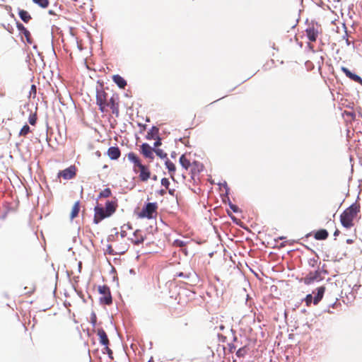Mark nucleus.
<instances>
[{"mask_svg": "<svg viewBox=\"0 0 362 362\" xmlns=\"http://www.w3.org/2000/svg\"><path fill=\"white\" fill-rule=\"evenodd\" d=\"M360 207L358 204H354L347 208L341 215L340 221L342 226L349 228L353 226V221L359 212Z\"/></svg>", "mask_w": 362, "mask_h": 362, "instance_id": "nucleus-1", "label": "nucleus"}, {"mask_svg": "<svg viewBox=\"0 0 362 362\" xmlns=\"http://www.w3.org/2000/svg\"><path fill=\"white\" fill-rule=\"evenodd\" d=\"M180 163L181 165L186 170L190 166L189 160L185 157V155H182L180 158Z\"/></svg>", "mask_w": 362, "mask_h": 362, "instance_id": "nucleus-20", "label": "nucleus"}, {"mask_svg": "<svg viewBox=\"0 0 362 362\" xmlns=\"http://www.w3.org/2000/svg\"><path fill=\"white\" fill-rule=\"evenodd\" d=\"M339 230H335V232H334V236H337V235H339Z\"/></svg>", "mask_w": 362, "mask_h": 362, "instance_id": "nucleus-38", "label": "nucleus"}, {"mask_svg": "<svg viewBox=\"0 0 362 362\" xmlns=\"http://www.w3.org/2000/svg\"><path fill=\"white\" fill-rule=\"evenodd\" d=\"M108 104H109V105H111V108H113V107L115 105V102H114V98H110V103Z\"/></svg>", "mask_w": 362, "mask_h": 362, "instance_id": "nucleus-36", "label": "nucleus"}, {"mask_svg": "<svg viewBox=\"0 0 362 362\" xmlns=\"http://www.w3.org/2000/svg\"><path fill=\"white\" fill-rule=\"evenodd\" d=\"M21 25H22V24H18V29H19V30H23V28H22V26H21Z\"/></svg>", "mask_w": 362, "mask_h": 362, "instance_id": "nucleus-39", "label": "nucleus"}, {"mask_svg": "<svg viewBox=\"0 0 362 362\" xmlns=\"http://www.w3.org/2000/svg\"><path fill=\"white\" fill-rule=\"evenodd\" d=\"M106 217H108V216H106L105 211L103 207H100V206L95 207L94 222L95 223H98L100 221H102L103 219H104Z\"/></svg>", "mask_w": 362, "mask_h": 362, "instance_id": "nucleus-5", "label": "nucleus"}, {"mask_svg": "<svg viewBox=\"0 0 362 362\" xmlns=\"http://www.w3.org/2000/svg\"><path fill=\"white\" fill-rule=\"evenodd\" d=\"M106 213V216H110L116 210V204L112 202H107L105 204V209H104Z\"/></svg>", "mask_w": 362, "mask_h": 362, "instance_id": "nucleus-11", "label": "nucleus"}, {"mask_svg": "<svg viewBox=\"0 0 362 362\" xmlns=\"http://www.w3.org/2000/svg\"><path fill=\"white\" fill-rule=\"evenodd\" d=\"M351 242H352V241H351V240H347V243H351Z\"/></svg>", "mask_w": 362, "mask_h": 362, "instance_id": "nucleus-40", "label": "nucleus"}, {"mask_svg": "<svg viewBox=\"0 0 362 362\" xmlns=\"http://www.w3.org/2000/svg\"><path fill=\"white\" fill-rule=\"evenodd\" d=\"M341 69L347 77L362 85V78L359 76L351 73L347 68L344 66H342Z\"/></svg>", "mask_w": 362, "mask_h": 362, "instance_id": "nucleus-8", "label": "nucleus"}, {"mask_svg": "<svg viewBox=\"0 0 362 362\" xmlns=\"http://www.w3.org/2000/svg\"><path fill=\"white\" fill-rule=\"evenodd\" d=\"M156 205L155 203H148L143 209L141 216L148 218H151L153 214L156 212Z\"/></svg>", "mask_w": 362, "mask_h": 362, "instance_id": "nucleus-3", "label": "nucleus"}, {"mask_svg": "<svg viewBox=\"0 0 362 362\" xmlns=\"http://www.w3.org/2000/svg\"><path fill=\"white\" fill-rule=\"evenodd\" d=\"M144 241V238L142 237L141 238H136L135 240H132V242L135 244V245H139L140 243H141L142 242Z\"/></svg>", "mask_w": 362, "mask_h": 362, "instance_id": "nucleus-32", "label": "nucleus"}, {"mask_svg": "<svg viewBox=\"0 0 362 362\" xmlns=\"http://www.w3.org/2000/svg\"><path fill=\"white\" fill-rule=\"evenodd\" d=\"M29 122L30 124L34 125L36 122V119L35 118V117H30L29 118Z\"/></svg>", "mask_w": 362, "mask_h": 362, "instance_id": "nucleus-34", "label": "nucleus"}, {"mask_svg": "<svg viewBox=\"0 0 362 362\" xmlns=\"http://www.w3.org/2000/svg\"><path fill=\"white\" fill-rule=\"evenodd\" d=\"M30 132V127L28 124L24 125L20 132L21 136H26Z\"/></svg>", "mask_w": 362, "mask_h": 362, "instance_id": "nucleus-27", "label": "nucleus"}, {"mask_svg": "<svg viewBox=\"0 0 362 362\" xmlns=\"http://www.w3.org/2000/svg\"><path fill=\"white\" fill-rule=\"evenodd\" d=\"M174 245H175L176 246H178V247H182L184 245V243L182 240H175L174 241Z\"/></svg>", "mask_w": 362, "mask_h": 362, "instance_id": "nucleus-33", "label": "nucleus"}, {"mask_svg": "<svg viewBox=\"0 0 362 362\" xmlns=\"http://www.w3.org/2000/svg\"><path fill=\"white\" fill-rule=\"evenodd\" d=\"M75 175L76 168L74 166H70L69 168L58 173V177H62L65 180H70L73 178Z\"/></svg>", "mask_w": 362, "mask_h": 362, "instance_id": "nucleus-4", "label": "nucleus"}, {"mask_svg": "<svg viewBox=\"0 0 362 362\" xmlns=\"http://www.w3.org/2000/svg\"><path fill=\"white\" fill-rule=\"evenodd\" d=\"M79 209H80L79 202H76L74 204L72 209H71V214H70V218L71 220L78 216Z\"/></svg>", "mask_w": 362, "mask_h": 362, "instance_id": "nucleus-17", "label": "nucleus"}, {"mask_svg": "<svg viewBox=\"0 0 362 362\" xmlns=\"http://www.w3.org/2000/svg\"><path fill=\"white\" fill-rule=\"evenodd\" d=\"M325 291V288L324 286H320L317 288V293L316 296L313 298V303L317 305L322 298L323 295Z\"/></svg>", "mask_w": 362, "mask_h": 362, "instance_id": "nucleus-13", "label": "nucleus"}, {"mask_svg": "<svg viewBox=\"0 0 362 362\" xmlns=\"http://www.w3.org/2000/svg\"><path fill=\"white\" fill-rule=\"evenodd\" d=\"M313 301V296L311 294H308L305 297V303L307 305H309Z\"/></svg>", "mask_w": 362, "mask_h": 362, "instance_id": "nucleus-31", "label": "nucleus"}, {"mask_svg": "<svg viewBox=\"0 0 362 362\" xmlns=\"http://www.w3.org/2000/svg\"><path fill=\"white\" fill-rule=\"evenodd\" d=\"M107 156L112 160H116L120 156V151L118 147L112 146L107 150Z\"/></svg>", "mask_w": 362, "mask_h": 362, "instance_id": "nucleus-10", "label": "nucleus"}, {"mask_svg": "<svg viewBox=\"0 0 362 362\" xmlns=\"http://www.w3.org/2000/svg\"><path fill=\"white\" fill-rule=\"evenodd\" d=\"M110 189L109 188H106L100 193L99 197H108L110 196Z\"/></svg>", "mask_w": 362, "mask_h": 362, "instance_id": "nucleus-28", "label": "nucleus"}, {"mask_svg": "<svg viewBox=\"0 0 362 362\" xmlns=\"http://www.w3.org/2000/svg\"><path fill=\"white\" fill-rule=\"evenodd\" d=\"M100 301L104 303L106 305H109L112 303V298L110 296V293L108 294L104 295L103 298H100Z\"/></svg>", "mask_w": 362, "mask_h": 362, "instance_id": "nucleus-25", "label": "nucleus"}, {"mask_svg": "<svg viewBox=\"0 0 362 362\" xmlns=\"http://www.w3.org/2000/svg\"><path fill=\"white\" fill-rule=\"evenodd\" d=\"M96 103L103 112L105 111V107L109 106V104L107 103V93L104 90H97Z\"/></svg>", "mask_w": 362, "mask_h": 362, "instance_id": "nucleus-2", "label": "nucleus"}, {"mask_svg": "<svg viewBox=\"0 0 362 362\" xmlns=\"http://www.w3.org/2000/svg\"><path fill=\"white\" fill-rule=\"evenodd\" d=\"M18 14L21 20L25 23H28L31 18L30 15L25 10H20Z\"/></svg>", "mask_w": 362, "mask_h": 362, "instance_id": "nucleus-19", "label": "nucleus"}, {"mask_svg": "<svg viewBox=\"0 0 362 362\" xmlns=\"http://www.w3.org/2000/svg\"><path fill=\"white\" fill-rule=\"evenodd\" d=\"M33 2L42 8H47L49 5V1L48 0H33Z\"/></svg>", "mask_w": 362, "mask_h": 362, "instance_id": "nucleus-24", "label": "nucleus"}, {"mask_svg": "<svg viewBox=\"0 0 362 362\" xmlns=\"http://www.w3.org/2000/svg\"><path fill=\"white\" fill-rule=\"evenodd\" d=\"M98 335L99 337L100 343L106 346V349L108 351H111L108 348L107 345L109 344V340L105 332L103 329H99L98 330Z\"/></svg>", "mask_w": 362, "mask_h": 362, "instance_id": "nucleus-7", "label": "nucleus"}, {"mask_svg": "<svg viewBox=\"0 0 362 362\" xmlns=\"http://www.w3.org/2000/svg\"><path fill=\"white\" fill-rule=\"evenodd\" d=\"M98 291L100 293L104 295L108 294L110 293L109 288L106 286H100L98 287Z\"/></svg>", "mask_w": 362, "mask_h": 362, "instance_id": "nucleus-26", "label": "nucleus"}, {"mask_svg": "<svg viewBox=\"0 0 362 362\" xmlns=\"http://www.w3.org/2000/svg\"><path fill=\"white\" fill-rule=\"evenodd\" d=\"M136 233H137V231H136V232H135V233H134V235L135 236L136 235Z\"/></svg>", "mask_w": 362, "mask_h": 362, "instance_id": "nucleus-41", "label": "nucleus"}, {"mask_svg": "<svg viewBox=\"0 0 362 362\" xmlns=\"http://www.w3.org/2000/svg\"><path fill=\"white\" fill-rule=\"evenodd\" d=\"M139 169L140 172L139 178L141 179V180L147 181L149 179L151 175V173L148 168L144 165H139Z\"/></svg>", "mask_w": 362, "mask_h": 362, "instance_id": "nucleus-9", "label": "nucleus"}, {"mask_svg": "<svg viewBox=\"0 0 362 362\" xmlns=\"http://www.w3.org/2000/svg\"><path fill=\"white\" fill-rule=\"evenodd\" d=\"M327 236L328 233L326 230L324 229L318 230L315 235V238L317 240H325L327 238Z\"/></svg>", "mask_w": 362, "mask_h": 362, "instance_id": "nucleus-18", "label": "nucleus"}, {"mask_svg": "<svg viewBox=\"0 0 362 362\" xmlns=\"http://www.w3.org/2000/svg\"><path fill=\"white\" fill-rule=\"evenodd\" d=\"M307 37L311 42H315L317 37V32L313 28L306 30Z\"/></svg>", "mask_w": 362, "mask_h": 362, "instance_id": "nucleus-15", "label": "nucleus"}, {"mask_svg": "<svg viewBox=\"0 0 362 362\" xmlns=\"http://www.w3.org/2000/svg\"><path fill=\"white\" fill-rule=\"evenodd\" d=\"M154 152L158 156H159L161 158L167 157V153H165L162 149H155Z\"/></svg>", "mask_w": 362, "mask_h": 362, "instance_id": "nucleus-29", "label": "nucleus"}, {"mask_svg": "<svg viewBox=\"0 0 362 362\" xmlns=\"http://www.w3.org/2000/svg\"><path fill=\"white\" fill-rule=\"evenodd\" d=\"M112 79L120 88H124L127 85L126 81L119 75H114Z\"/></svg>", "mask_w": 362, "mask_h": 362, "instance_id": "nucleus-14", "label": "nucleus"}, {"mask_svg": "<svg viewBox=\"0 0 362 362\" xmlns=\"http://www.w3.org/2000/svg\"><path fill=\"white\" fill-rule=\"evenodd\" d=\"M319 274L317 272H316L315 274H310L305 279V282L308 284H311L312 282H313L315 280H316L317 279V276H318Z\"/></svg>", "mask_w": 362, "mask_h": 362, "instance_id": "nucleus-22", "label": "nucleus"}, {"mask_svg": "<svg viewBox=\"0 0 362 362\" xmlns=\"http://www.w3.org/2000/svg\"><path fill=\"white\" fill-rule=\"evenodd\" d=\"M128 160L133 163L134 164V171H136L135 168L139 167V165H141L142 164L140 162L139 158L137 157V156L134 153H129L127 155Z\"/></svg>", "mask_w": 362, "mask_h": 362, "instance_id": "nucleus-12", "label": "nucleus"}, {"mask_svg": "<svg viewBox=\"0 0 362 362\" xmlns=\"http://www.w3.org/2000/svg\"><path fill=\"white\" fill-rule=\"evenodd\" d=\"M165 164L170 173H174L175 172V165L169 159L167 158Z\"/></svg>", "mask_w": 362, "mask_h": 362, "instance_id": "nucleus-21", "label": "nucleus"}, {"mask_svg": "<svg viewBox=\"0 0 362 362\" xmlns=\"http://www.w3.org/2000/svg\"><path fill=\"white\" fill-rule=\"evenodd\" d=\"M158 129L156 127H153L148 132L146 135L147 139H153L158 138Z\"/></svg>", "mask_w": 362, "mask_h": 362, "instance_id": "nucleus-16", "label": "nucleus"}, {"mask_svg": "<svg viewBox=\"0 0 362 362\" xmlns=\"http://www.w3.org/2000/svg\"><path fill=\"white\" fill-rule=\"evenodd\" d=\"M230 207H231V209H233V211L234 212H236V211H237V210H238V207H237L236 206H233H233H231Z\"/></svg>", "mask_w": 362, "mask_h": 362, "instance_id": "nucleus-37", "label": "nucleus"}, {"mask_svg": "<svg viewBox=\"0 0 362 362\" xmlns=\"http://www.w3.org/2000/svg\"><path fill=\"white\" fill-rule=\"evenodd\" d=\"M21 26L23 28V33L25 37L26 38L27 42L29 44H31L32 40H31L30 33L27 29H25L23 25H21Z\"/></svg>", "mask_w": 362, "mask_h": 362, "instance_id": "nucleus-23", "label": "nucleus"}, {"mask_svg": "<svg viewBox=\"0 0 362 362\" xmlns=\"http://www.w3.org/2000/svg\"><path fill=\"white\" fill-rule=\"evenodd\" d=\"M141 151L146 158H153L154 149L148 144L145 143L141 146Z\"/></svg>", "mask_w": 362, "mask_h": 362, "instance_id": "nucleus-6", "label": "nucleus"}, {"mask_svg": "<svg viewBox=\"0 0 362 362\" xmlns=\"http://www.w3.org/2000/svg\"><path fill=\"white\" fill-rule=\"evenodd\" d=\"M161 185H162L163 186H164L165 188H168L169 185H170V182H169V180H168V179H167V178H163V179L161 180Z\"/></svg>", "mask_w": 362, "mask_h": 362, "instance_id": "nucleus-30", "label": "nucleus"}, {"mask_svg": "<svg viewBox=\"0 0 362 362\" xmlns=\"http://www.w3.org/2000/svg\"><path fill=\"white\" fill-rule=\"evenodd\" d=\"M158 140L154 143V147H158L161 145L160 139L158 137Z\"/></svg>", "mask_w": 362, "mask_h": 362, "instance_id": "nucleus-35", "label": "nucleus"}]
</instances>
